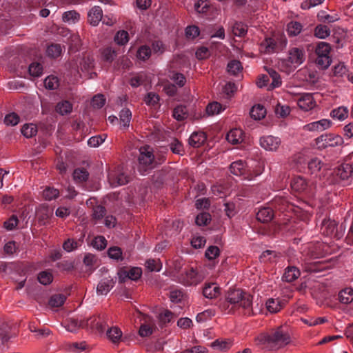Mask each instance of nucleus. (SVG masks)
I'll list each match as a JSON object with an SVG mask.
<instances>
[{
	"label": "nucleus",
	"mask_w": 353,
	"mask_h": 353,
	"mask_svg": "<svg viewBox=\"0 0 353 353\" xmlns=\"http://www.w3.org/2000/svg\"><path fill=\"white\" fill-rule=\"evenodd\" d=\"M206 140L205 134L203 132H193L189 138V144L194 148H199Z\"/></svg>",
	"instance_id": "21"
},
{
	"label": "nucleus",
	"mask_w": 353,
	"mask_h": 353,
	"mask_svg": "<svg viewBox=\"0 0 353 353\" xmlns=\"http://www.w3.org/2000/svg\"><path fill=\"white\" fill-rule=\"evenodd\" d=\"M316 63L321 68H327L331 63V58L330 56H317Z\"/></svg>",
	"instance_id": "60"
},
{
	"label": "nucleus",
	"mask_w": 353,
	"mask_h": 353,
	"mask_svg": "<svg viewBox=\"0 0 353 353\" xmlns=\"http://www.w3.org/2000/svg\"><path fill=\"white\" fill-rule=\"evenodd\" d=\"M66 297L63 294H58L52 295L49 301V305L52 307L61 306L65 301Z\"/></svg>",
	"instance_id": "45"
},
{
	"label": "nucleus",
	"mask_w": 353,
	"mask_h": 353,
	"mask_svg": "<svg viewBox=\"0 0 353 353\" xmlns=\"http://www.w3.org/2000/svg\"><path fill=\"white\" fill-rule=\"evenodd\" d=\"M102 19L103 10L100 6H94L88 13V22L93 26H97Z\"/></svg>",
	"instance_id": "12"
},
{
	"label": "nucleus",
	"mask_w": 353,
	"mask_h": 353,
	"mask_svg": "<svg viewBox=\"0 0 353 353\" xmlns=\"http://www.w3.org/2000/svg\"><path fill=\"white\" fill-rule=\"evenodd\" d=\"M203 296L208 299H214L220 294V288L215 283L205 284L203 290Z\"/></svg>",
	"instance_id": "20"
},
{
	"label": "nucleus",
	"mask_w": 353,
	"mask_h": 353,
	"mask_svg": "<svg viewBox=\"0 0 353 353\" xmlns=\"http://www.w3.org/2000/svg\"><path fill=\"white\" fill-rule=\"evenodd\" d=\"M38 280L40 283L46 285L52 283L53 276L50 272L43 271L39 274Z\"/></svg>",
	"instance_id": "54"
},
{
	"label": "nucleus",
	"mask_w": 353,
	"mask_h": 353,
	"mask_svg": "<svg viewBox=\"0 0 353 353\" xmlns=\"http://www.w3.org/2000/svg\"><path fill=\"white\" fill-rule=\"evenodd\" d=\"M230 172L236 176L243 174L245 171L244 163L241 161L233 162L230 167Z\"/></svg>",
	"instance_id": "43"
},
{
	"label": "nucleus",
	"mask_w": 353,
	"mask_h": 353,
	"mask_svg": "<svg viewBox=\"0 0 353 353\" xmlns=\"http://www.w3.org/2000/svg\"><path fill=\"white\" fill-rule=\"evenodd\" d=\"M53 215V210L46 205H39L36 210V216L41 225H46Z\"/></svg>",
	"instance_id": "9"
},
{
	"label": "nucleus",
	"mask_w": 353,
	"mask_h": 353,
	"mask_svg": "<svg viewBox=\"0 0 353 353\" xmlns=\"http://www.w3.org/2000/svg\"><path fill=\"white\" fill-rule=\"evenodd\" d=\"M339 301L343 304H349L353 301V289L346 288L339 293Z\"/></svg>",
	"instance_id": "25"
},
{
	"label": "nucleus",
	"mask_w": 353,
	"mask_h": 353,
	"mask_svg": "<svg viewBox=\"0 0 353 353\" xmlns=\"http://www.w3.org/2000/svg\"><path fill=\"white\" fill-rule=\"evenodd\" d=\"M330 115L333 119H336L340 121H343L347 117L348 111L346 108L339 107L338 108L334 109L331 112Z\"/></svg>",
	"instance_id": "38"
},
{
	"label": "nucleus",
	"mask_w": 353,
	"mask_h": 353,
	"mask_svg": "<svg viewBox=\"0 0 353 353\" xmlns=\"http://www.w3.org/2000/svg\"><path fill=\"white\" fill-rule=\"evenodd\" d=\"M59 192L57 189L53 188H46L43 192V195L46 200H52L59 196Z\"/></svg>",
	"instance_id": "55"
},
{
	"label": "nucleus",
	"mask_w": 353,
	"mask_h": 353,
	"mask_svg": "<svg viewBox=\"0 0 353 353\" xmlns=\"http://www.w3.org/2000/svg\"><path fill=\"white\" fill-rule=\"evenodd\" d=\"M162 264L159 259H148L145 261V268L150 272H159L161 270Z\"/></svg>",
	"instance_id": "49"
},
{
	"label": "nucleus",
	"mask_w": 353,
	"mask_h": 353,
	"mask_svg": "<svg viewBox=\"0 0 353 353\" xmlns=\"http://www.w3.org/2000/svg\"><path fill=\"white\" fill-rule=\"evenodd\" d=\"M316 143L325 142L323 143L324 147L336 146L343 143V138L341 136L321 135L316 139Z\"/></svg>",
	"instance_id": "14"
},
{
	"label": "nucleus",
	"mask_w": 353,
	"mask_h": 353,
	"mask_svg": "<svg viewBox=\"0 0 353 353\" xmlns=\"http://www.w3.org/2000/svg\"><path fill=\"white\" fill-rule=\"evenodd\" d=\"M44 85L47 89L54 90L59 86V81L57 77L49 76L44 80Z\"/></svg>",
	"instance_id": "58"
},
{
	"label": "nucleus",
	"mask_w": 353,
	"mask_h": 353,
	"mask_svg": "<svg viewBox=\"0 0 353 353\" xmlns=\"http://www.w3.org/2000/svg\"><path fill=\"white\" fill-rule=\"evenodd\" d=\"M81 243L82 241L80 239L74 240V239H68L63 243V248L66 252H70L81 246Z\"/></svg>",
	"instance_id": "34"
},
{
	"label": "nucleus",
	"mask_w": 353,
	"mask_h": 353,
	"mask_svg": "<svg viewBox=\"0 0 353 353\" xmlns=\"http://www.w3.org/2000/svg\"><path fill=\"white\" fill-rule=\"evenodd\" d=\"M302 25L297 21H291L287 25V32L289 36L294 37L298 35L302 30Z\"/></svg>",
	"instance_id": "33"
},
{
	"label": "nucleus",
	"mask_w": 353,
	"mask_h": 353,
	"mask_svg": "<svg viewBox=\"0 0 353 353\" xmlns=\"http://www.w3.org/2000/svg\"><path fill=\"white\" fill-rule=\"evenodd\" d=\"M62 48L60 44H51L47 50L46 53L48 57L52 58H57L61 54Z\"/></svg>",
	"instance_id": "47"
},
{
	"label": "nucleus",
	"mask_w": 353,
	"mask_h": 353,
	"mask_svg": "<svg viewBox=\"0 0 353 353\" xmlns=\"http://www.w3.org/2000/svg\"><path fill=\"white\" fill-rule=\"evenodd\" d=\"M106 334L109 340L114 344L119 343L123 334L122 331L117 326L108 328Z\"/></svg>",
	"instance_id": "24"
},
{
	"label": "nucleus",
	"mask_w": 353,
	"mask_h": 353,
	"mask_svg": "<svg viewBox=\"0 0 353 353\" xmlns=\"http://www.w3.org/2000/svg\"><path fill=\"white\" fill-rule=\"evenodd\" d=\"M300 271L296 267H288L283 276V280L286 282H292L299 278Z\"/></svg>",
	"instance_id": "23"
},
{
	"label": "nucleus",
	"mask_w": 353,
	"mask_h": 353,
	"mask_svg": "<svg viewBox=\"0 0 353 353\" xmlns=\"http://www.w3.org/2000/svg\"><path fill=\"white\" fill-rule=\"evenodd\" d=\"M250 116L255 120L263 119L266 114V110L263 105L257 104L254 105L250 110Z\"/></svg>",
	"instance_id": "26"
},
{
	"label": "nucleus",
	"mask_w": 353,
	"mask_h": 353,
	"mask_svg": "<svg viewBox=\"0 0 353 353\" xmlns=\"http://www.w3.org/2000/svg\"><path fill=\"white\" fill-rule=\"evenodd\" d=\"M21 132L26 138H31L37 134V128L33 123H26L22 126Z\"/></svg>",
	"instance_id": "30"
},
{
	"label": "nucleus",
	"mask_w": 353,
	"mask_h": 353,
	"mask_svg": "<svg viewBox=\"0 0 353 353\" xmlns=\"http://www.w3.org/2000/svg\"><path fill=\"white\" fill-rule=\"evenodd\" d=\"M225 110L222 105L218 102H212L209 103L206 107V113L209 116L219 114L222 110Z\"/></svg>",
	"instance_id": "36"
},
{
	"label": "nucleus",
	"mask_w": 353,
	"mask_h": 353,
	"mask_svg": "<svg viewBox=\"0 0 353 353\" xmlns=\"http://www.w3.org/2000/svg\"><path fill=\"white\" fill-rule=\"evenodd\" d=\"M226 139L232 144H238L243 141V132L239 128L231 130L226 136Z\"/></svg>",
	"instance_id": "18"
},
{
	"label": "nucleus",
	"mask_w": 353,
	"mask_h": 353,
	"mask_svg": "<svg viewBox=\"0 0 353 353\" xmlns=\"http://www.w3.org/2000/svg\"><path fill=\"white\" fill-rule=\"evenodd\" d=\"M170 78L180 88L183 87L186 83V79L181 73L173 72L172 74L170 76Z\"/></svg>",
	"instance_id": "56"
},
{
	"label": "nucleus",
	"mask_w": 353,
	"mask_h": 353,
	"mask_svg": "<svg viewBox=\"0 0 353 353\" xmlns=\"http://www.w3.org/2000/svg\"><path fill=\"white\" fill-rule=\"evenodd\" d=\"M297 104L301 109L308 111L316 105V102L312 94L305 93L298 99Z\"/></svg>",
	"instance_id": "11"
},
{
	"label": "nucleus",
	"mask_w": 353,
	"mask_h": 353,
	"mask_svg": "<svg viewBox=\"0 0 353 353\" xmlns=\"http://www.w3.org/2000/svg\"><path fill=\"white\" fill-rule=\"evenodd\" d=\"M232 31L235 36L244 37L248 32L247 26L241 22H236L232 26Z\"/></svg>",
	"instance_id": "39"
},
{
	"label": "nucleus",
	"mask_w": 353,
	"mask_h": 353,
	"mask_svg": "<svg viewBox=\"0 0 353 353\" xmlns=\"http://www.w3.org/2000/svg\"><path fill=\"white\" fill-rule=\"evenodd\" d=\"M331 125V121L328 119H321L317 121L312 122L304 125L303 128L307 131H316L321 132L327 128Z\"/></svg>",
	"instance_id": "13"
},
{
	"label": "nucleus",
	"mask_w": 353,
	"mask_h": 353,
	"mask_svg": "<svg viewBox=\"0 0 353 353\" xmlns=\"http://www.w3.org/2000/svg\"><path fill=\"white\" fill-rule=\"evenodd\" d=\"M114 41L120 46L126 44L129 40L128 32L125 30H119L117 32L114 38Z\"/></svg>",
	"instance_id": "46"
},
{
	"label": "nucleus",
	"mask_w": 353,
	"mask_h": 353,
	"mask_svg": "<svg viewBox=\"0 0 353 353\" xmlns=\"http://www.w3.org/2000/svg\"><path fill=\"white\" fill-rule=\"evenodd\" d=\"M67 350L72 353H81L86 350L88 345L85 341L69 343L66 345Z\"/></svg>",
	"instance_id": "27"
},
{
	"label": "nucleus",
	"mask_w": 353,
	"mask_h": 353,
	"mask_svg": "<svg viewBox=\"0 0 353 353\" xmlns=\"http://www.w3.org/2000/svg\"><path fill=\"white\" fill-rule=\"evenodd\" d=\"M305 60L303 49L292 48L288 52V61L293 65H301Z\"/></svg>",
	"instance_id": "10"
},
{
	"label": "nucleus",
	"mask_w": 353,
	"mask_h": 353,
	"mask_svg": "<svg viewBox=\"0 0 353 353\" xmlns=\"http://www.w3.org/2000/svg\"><path fill=\"white\" fill-rule=\"evenodd\" d=\"M160 98L159 94L150 92L147 94V95L144 98V102L146 105L150 106H154L157 105L159 102Z\"/></svg>",
	"instance_id": "51"
},
{
	"label": "nucleus",
	"mask_w": 353,
	"mask_h": 353,
	"mask_svg": "<svg viewBox=\"0 0 353 353\" xmlns=\"http://www.w3.org/2000/svg\"><path fill=\"white\" fill-rule=\"evenodd\" d=\"M114 282L112 279L105 278L102 279L97 285V292L99 295L107 294L113 288Z\"/></svg>",
	"instance_id": "16"
},
{
	"label": "nucleus",
	"mask_w": 353,
	"mask_h": 353,
	"mask_svg": "<svg viewBox=\"0 0 353 353\" xmlns=\"http://www.w3.org/2000/svg\"><path fill=\"white\" fill-rule=\"evenodd\" d=\"M81 321L74 318H70L64 321L63 326L68 332H74L81 327Z\"/></svg>",
	"instance_id": "28"
},
{
	"label": "nucleus",
	"mask_w": 353,
	"mask_h": 353,
	"mask_svg": "<svg viewBox=\"0 0 353 353\" xmlns=\"http://www.w3.org/2000/svg\"><path fill=\"white\" fill-rule=\"evenodd\" d=\"M173 117L177 121H183L188 117V111L185 106L178 105L173 110Z\"/></svg>",
	"instance_id": "41"
},
{
	"label": "nucleus",
	"mask_w": 353,
	"mask_h": 353,
	"mask_svg": "<svg viewBox=\"0 0 353 353\" xmlns=\"http://www.w3.org/2000/svg\"><path fill=\"white\" fill-rule=\"evenodd\" d=\"M243 70L241 63L237 60H232L228 63L227 70L232 75H237Z\"/></svg>",
	"instance_id": "31"
},
{
	"label": "nucleus",
	"mask_w": 353,
	"mask_h": 353,
	"mask_svg": "<svg viewBox=\"0 0 353 353\" xmlns=\"http://www.w3.org/2000/svg\"><path fill=\"white\" fill-rule=\"evenodd\" d=\"M232 345V341L230 339L221 341L219 339L215 340L212 343L211 346L214 348H217L220 350H229Z\"/></svg>",
	"instance_id": "44"
},
{
	"label": "nucleus",
	"mask_w": 353,
	"mask_h": 353,
	"mask_svg": "<svg viewBox=\"0 0 353 353\" xmlns=\"http://www.w3.org/2000/svg\"><path fill=\"white\" fill-rule=\"evenodd\" d=\"M257 345L268 350H278L291 342V337L286 327L281 325L261 333L255 338Z\"/></svg>",
	"instance_id": "2"
},
{
	"label": "nucleus",
	"mask_w": 353,
	"mask_h": 353,
	"mask_svg": "<svg viewBox=\"0 0 353 353\" xmlns=\"http://www.w3.org/2000/svg\"><path fill=\"white\" fill-rule=\"evenodd\" d=\"M179 280L185 285H196L203 280V276L190 268L180 275Z\"/></svg>",
	"instance_id": "7"
},
{
	"label": "nucleus",
	"mask_w": 353,
	"mask_h": 353,
	"mask_svg": "<svg viewBox=\"0 0 353 353\" xmlns=\"http://www.w3.org/2000/svg\"><path fill=\"white\" fill-rule=\"evenodd\" d=\"M108 254L110 258L115 260H122V250L120 248L114 246L111 247L108 250Z\"/></svg>",
	"instance_id": "61"
},
{
	"label": "nucleus",
	"mask_w": 353,
	"mask_h": 353,
	"mask_svg": "<svg viewBox=\"0 0 353 353\" xmlns=\"http://www.w3.org/2000/svg\"><path fill=\"white\" fill-rule=\"evenodd\" d=\"M72 110V104L68 101H63L58 103L56 105V111L61 115H65L70 113Z\"/></svg>",
	"instance_id": "29"
},
{
	"label": "nucleus",
	"mask_w": 353,
	"mask_h": 353,
	"mask_svg": "<svg viewBox=\"0 0 353 353\" xmlns=\"http://www.w3.org/2000/svg\"><path fill=\"white\" fill-rule=\"evenodd\" d=\"M103 59L108 62H112L117 56V51L111 47H107L101 52Z\"/></svg>",
	"instance_id": "40"
},
{
	"label": "nucleus",
	"mask_w": 353,
	"mask_h": 353,
	"mask_svg": "<svg viewBox=\"0 0 353 353\" xmlns=\"http://www.w3.org/2000/svg\"><path fill=\"white\" fill-rule=\"evenodd\" d=\"M281 143L280 138L271 135L264 136L260 139L261 146L268 151H276Z\"/></svg>",
	"instance_id": "8"
},
{
	"label": "nucleus",
	"mask_w": 353,
	"mask_h": 353,
	"mask_svg": "<svg viewBox=\"0 0 353 353\" xmlns=\"http://www.w3.org/2000/svg\"><path fill=\"white\" fill-rule=\"evenodd\" d=\"M105 315L93 316L81 321V328L91 330L94 332L103 333L108 325L105 321Z\"/></svg>",
	"instance_id": "4"
},
{
	"label": "nucleus",
	"mask_w": 353,
	"mask_h": 353,
	"mask_svg": "<svg viewBox=\"0 0 353 353\" xmlns=\"http://www.w3.org/2000/svg\"><path fill=\"white\" fill-rule=\"evenodd\" d=\"M291 187L293 190L302 192L307 190L308 184L305 179L300 176H296L292 180Z\"/></svg>",
	"instance_id": "19"
},
{
	"label": "nucleus",
	"mask_w": 353,
	"mask_h": 353,
	"mask_svg": "<svg viewBox=\"0 0 353 353\" xmlns=\"http://www.w3.org/2000/svg\"><path fill=\"white\" fill-rule=\"evenodd\" d=\"M274 216V212L270 208H264L261 209L256 214V219L262 223L270 221Z\"/></svg>",
	"instance_id": "22"
},
{
	"label": "nucleus",
	"mask_w": 353,
	"mask_h": 353,
	"mask_svg": "<svg viewBox=\"0 0 353 353\" xmlns=\"http://www.w3.org/2000/svg\"><path fill=\"white\" fill-rule=\"evenodd\" d=\"M92 245L97 250H102L106 247L107 241L103 236H99L95 237L93 240Z\"/></svg>",
	"instance_id": "64"
},
{
	"label": "nucleus",
	"mask_w": 353,
	"mask_h": 353,
	"mask_svg": "<svg viewBox=\"0 0 353 353\" xmlns=\"http://www.w3.org/2000/svg\"><path fill=\"white\" fill-rule=\"evenodd\" d=\"M28 70L31 76L38 77L42 74L43 67L39 63L34 62L30 65Z\"/></svg>",
	"instance_id": "52"
},
{
	"label": "nucleus",
	"mask_w": 353,
	"mask_h": 353,
	"mask_svg": "<svg viewBox=\"0 0 353 353\" xmlns=\"http://www.w3.org/2000/svg\"><path fill=\"white\" fill-rule=\"evenodd\" d=\"M211 220V215L208 212H202L198 214L196 217V224L201 226L205 225Z\"/></svg>",
	"instance_id": "59"
},
{
	"label": "nucleus",
	"mask_w": 353,
	"mask_h": 353,
	"mask_svg": "<svg viewBox=\"0 0 353 353\" xmlns=\"http://www.w3.org/2000/svg\"><path fill=\"white\" fill-rule=\"evenodd\" d=\"M80 18V14L75 10H70L65 12L63 14V20L65 22H73L77 21Z\"/></svg>",
	"instance_id": "53"
},
{
	"label": "nucleus",
	"mask_w": 353,
	"mask_h": 353,
	"mask_svg": "<svg viewBox=\"0 0 353 353\" xmlns=\"http://www.w3.org/2000/svg\"><path fill=\"white\" fill-rule=\"evenodd\" d=\"M336 174L343 180L348 179L353 174L352 165L348 163L341 164L338 167Z\"/></svg>",
	"instance_id": "17"
},
{
	"label": "nucleus",
	"mask_w": 353,
	"mask_h": 353,
	"mask_svg": "<svg viewBox=\"0 0 353 353\" xmlns=\"http://www.w3.org/2000/svg\"><path fill=\"white\" fill-rule=\"evenodd\" d=\"M132 119L131 111L128 108H123L119 114V122L123 127H128Z\"/></svg>",
	"instance_id": "32"
},
{
	"label": "nucleus",
	"mask_w": 353,
	"mask_h": 353,
	"mask_svg": "<svg viewBox=\"0 0 353 353\" xmlns=\"http://www.w3.org/2000/svg\"><path fill=\"white\" fill-rule=\"evenodd\" d=\"M150 56L151 49L148 46H142L137 50V57L141 60H148Z\"/></svg>",
	"instance_id": "50"
},
{
	"label": "nucleus",
	"mask_w": 353,
	"mask_h": 353,
	"mask_svg": "<svg viewBox=\"0 0 353 353\" xmlns=\"http://www.w3.org/2000/svg\"><path fill=\"white\" fill-rule=\"evenodd\" d=\"M140 154L139 157V171L143 174L148 170L154 168V156L152 153V148L145 145L141 147L139 150Z\"/></svg>",
	"instance_id": "3"
},
{
	"label": "nucleus",
	"mask_w": 353,
	"mask_h": 353,
	"mask_svg": "<svg viewBox=\"0 0 353 353\" xmlns=\"http://www.w3.org/2000/svg\"><path fill=\"white\" fill-rule=\"evenodd\" d=\"M89 173L84 168H77L74 170L73 178L77 182H83L88 179Z\"/></svg>",
	"instance_id": "42"
},
{
	"label": "nucleus",
	"mask_w": 353,
	"mask_h": 353,
	"mask_svg": "<svg viewBox=\"0 0 353 353\" xmlns=\"http://www.w3.org/2000/svg\"><path fill=\"white\" fill-rule=\"evenodd\" d=\"M330 45L328 43L322 41L317 45L315 52L317 56H330Z\"/></svg>",
	"instance_id": "37"
},
{
	"label": "nucleus",
	"mask_w": 353,
	"mask_h": 353,
	"mask_svg": "<svg viewBox=\"0 0 353 353\" xmlns=\"http://www.w3.org/2000/svg\"><path fill=\"white\" fill-rule=\"evenodd\" d=\"M20 118L19 115L14 112L7 114L4 118V123L7 125L14 126L19 123Z\"/></svg>",
	"instance_id": "57"
},
{
	"label": "nucleus",
	"mask_w": 353,
	"mask_h": 353,
	"mask_svg": "<svg viewBox=\"0 0 353 353\" xmlns=\"http://www.w3.org/2000/svg\"><path fill=\"white\" fill-rule=\"evenodd\" d=\"M330 34V29L325 25H318L314 28V36L319 39H325Z\"/></svg>",
	"instance_id": "35"
},
{
	"label": "nucleus",
	"mask_w": 353,
	"mask_h": 353,
	"mask_svg": "<svg viewBox=\"0 0 353 353\" xmlns=\"http://www.w3.org/2000/svg\"><path fill=\"white\" fill-rule=\"evenodd\" d=\"M219 253L220 250L217 246L211 245L206 250L205 255L209 260H212L216 259Z\"/></svg>",
	"instance_id": "63"
},
{
	"label": "nucleus",
	"mask_w": 353,
	"mask_h": 353,
	"mask_svg": "<svg viewBox=\"0 0 353 353\" xmlns=\"http://www.w3.org/2000/svg\"><path fill=\"white\" fill-rule=\"evenodd\" d=\"M321 230L325 236L339 239L343 236L345 228L342 225L339 228L338 224L334 220L327 219L323 221Z\"/></svg>",
	"instance_id": "5"
},
{
	"label": "nucleus",
	"mask_w": 353,
	"mask_h": 353,
	"mask_svg": "<svg viewBox=\"0 0 353 353\" xmlns=\"http://www.w3.org/2000/svg\"><path fill=\"white\" fill-rule=\"evenodd\" d=\"M275 112L281 117H285L290 113V108L288 105L278 103L275 107Z\"/></svg>",
	"instance_id": "62"
},
{
	"label": "nucleus",
	"mask_w": 353,
	"mask_h": 353,
	"mask_svg": "<svg viewBox=\"0 0 353 353\" xmlns=\"http://www.w3.org/2000/svg\"><path fill=\"white\" fill-rule=\"evenodd\" d=\"M108 181L111 186L117 187L128 183L129 179L128 176L123 172V168L119 166L110 171L108 174Z\"/></svg>",
	"instance_id": "6"
},
{
	"label": "nucleus",
	"mask_w": 353,
	"mask_h": 353,
	"mask_svg": "<svg viewBox=\"0 0 353 353\" xmlns=\"http://www.w3.org/2000/svg\"><path fill=\"white\" fill-rule=\"evenodd\" d=\"M278 43L274 39H265L260 44V51L266 54H272L277 52Z\"/></svg>",
	"instance_id": "15"
},
{
	"label": "nucleus",
	"mask_w": 353,
	"mask_h": 353,
	"mask_svg": "<svg viewBox=\"0 0 353 353\" xmlns=\"http://www.w3.org/2000/svg\"><path fill=\"white\" fill-rule=\"evenodd\" d=\"M267 310L271 313H276L280 311L281 305L278 299H269L266 302Z\"/></svg>",
	"instance_id": "48"
},
{
	"label": "nucleus",
	"mask_w": 353,
	"mask_h": 353,
	"mask_svg": "<svg viewBox=\"0 0 353 353\" xmlns=\"http://www.w3.org/2000/svg\"><path fill=\"white\" fill-rule=\"evenodd\" d=\"M253 296L241 289L230 290L225 299L220 301V309L226 314L234 313L235 310L241 307L244 314L249 316L254 314L252 310Z\"/></svg>",
	"instance_id": "1"
}]
</instances>
